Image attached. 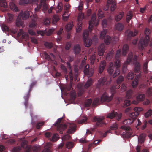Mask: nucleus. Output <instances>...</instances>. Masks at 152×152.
<instances>
[{"label": "nucleus", "mask_w": 152, "mask_h": 152, "mask_svg": "<svg viewBox=\"0 0 152 152\" xmlns=\"http://www.w3.org/2000/svg\"><path fill=\"white\" fill-rule=\"evenodd\" d=\"M130 118L124 120L123 123L124 125L121 126V128L122 129L126 130L128 131H130L131 128L128 126V125H130L132 124L134 121L136 119L134 118V117H131L129 116Z\"/></svg>", "instance_id": "nucleus-4"}, {"label": "nucleus", "mask_w": 152, "mask_h": 152, "mask_svg": "<svg viewBox=\"0 0 152 152\" xmlns=\"http://www.w3.org/2000/svg\"><path fill=\"white\" fill-rule=\"evenodd\" d=\"M133 111L131 107H128L126 108L125 110V113L126 114H129V115Z\"/></svg>", "instance_id": "nucleus-60"}, {"label": "nucleus", "mask_w": 152, "mask_h": 152, "mask_svg": "<svg viewBox=\"0 0 152 152\" xmlns=\"http://www.w3.org/2000/svg\"><path fill=\"white\" fill-rule=\"evenodd\" d=\"M62 119L63 118L58 119L55 124V126H57V130L60 131V133L61 134L63 133V131L65 130L67 127L65 124H60Z\"/></svg>", "instance_id": "nucleus-6"}, {"label": "nucleus", "mask_w": 152, "mask_h": 152, "mask_svg": "<svg viewBox=\"0 0 152 152\" xmlns=\"http://www.w3.org/2000/svg\"><path fill=\"white\" fill-rule=\"evenodd\" d=\"M59 138L58 135L57 133L54 134L52 136L51 138V141H56L58 140Z\"/></svg>", "instance_id": "nucleus-49"}, {"label": "nucleus", "mask_w": 152, "mask_h": 152, "mask_svg": "<svg viewBox=\"0 0 152 152\" xmlns=\"http://www.w3.org/2000/svg\"><path fill=\"white\" fill-rule=\"evenodd\" d=\"M96 59V56L94 54L92 55L90 58V60L91 63V64H93L94 62Z\"/></svg>", "instance_id": "nucleus-59"}, {"label": "nucleus", "mask_w": 152, "mask_h": 152, "mask_svg": "<svg viewBox=\"0 0 152 152\" xmlns=\"http://www.w3.org/2000/svg\"><path fill=\"white\" fill-rule=\"evenodd\" d=\"M107 78L104 77L100 79L98 81L97 84V86L98 88L101 86H103L105 83V82L106 81Z\"/></svg>", "instance_id": "nucleus-26"}, {"label": "nucleus", "mask_w": 152, "mask_h": 152, "mask_svg": "<svg viewBox=\"0 0 152 152\" xmlns=\"http://www.w3.org/2000/svg\"><path fill=\"white\" fill-rule=\"evenodd\" d=\"M92 80L91 78L88 79L86 82V84L84 86V87L86 88H87L90 87L92 84Z\"/></svg>", "instance_id": "nucleus-39"}, {"label": "nucleus", "mask_w": 152, "mask_h": 152, "mask_svg": "<svg viewBox=\"0 0 152 152\" xmlns=\"http://www.w3.org/2000/svg\"><path fill=\"white\" fill-rule=\"evenodd\" d=\"M36 83V82H33L32 83L30 86L29 89L28 91L24 96V98L25 100L24 104L26 108L28 107V99L30 95V92L32 91L33 86Z\"/></svg>", "instance_id": "nucleus-8"}, {"label": "nucleus", "mask_w": 152, "mask_h": 152, "mask_svg": "<svg viewBox=\"0 0 152 152\" xmlns=\"http://www.w3.org/2000/svg\"><path fill=\"white\" fill-rule=\"evenodd\" d=\"M134 76V73L132 72H130L128 74L126 77L128 80H131L133 79Z\"/></svg>", "instance_id": "nucleus-42"}, {"label": "nucleus", "mask_w": 152, "mask_h": 152, "mask_svg": "<svg viewBox=\"0 0 152 152\" xmlns=\"http://www.w3.org/2000/svg\"><path fill=\"white\" fill-rule=\"evenodd\" d=\"M124 80L123 77L120 76L117 80V86H113L110 88V91L111 93L110 96H109L106 93H104L101 97V100L102 101L109 102L113 99V97L115 93L116 89H119L120 87V84Z\"/></svg>", "instance_id": "nucleus-1"}, {"label": "nucleus", "mask_w": 152, "mask_h": 152, "mask_svg": "<svg viewBox=\"0 0 152 152\" xmlns=\"http://www.w3.org/2000/svg\"><path fill=\"white\" fill-rule=\"evenodd\" d=\"M107 32L106 29H104L102 31L100 34V38L102 39H104V42L106 45H109L110 43L113 44H115L118 40V37H115L111 38L108 35L105 36Z\"/></svg>", "instance_id": "nucleus-2"}, {"label": "nucleus", "mask_w": 152, "mask_h": 152, "mask_svg": "<svg viewBox=\"0 0 152 152\" xmlns=\"http://www.w3.org/2000/svg\"><path fill=\"white\" fill-rule=\"evenodd\" d=\"M71 46V44L70 42H67L66 44L65 49L66 50H69Z\"/></svg>", "instance_id": "nucleus-61"}, {"label": "nucleus", "mask_w": 152, "mask_h": 152, "mask_svg": "<svg viewBox=\"0 0 152 152\" xmlns=\"http://www.w3.org/2000/svg\"><path fill=\"white\" fill-rule=\"evenodd\" d=\"M133 57V53L132 52H130L128 55L126 61L123 65L122 71L123 73H125L126 72L127 65L132 61Z\"/></svg>", "instance_id": "nucleus-9"}, {"label": "nucleus", "mask_w": 152, "mask_h": 152, "mask_svg": "<svg viewBox=\"0 0 152 152\" xmlns=\"http://www.w3.org/2000/svg\"><path fill=\"white\" fill-rule=\"evenodd\" d=\"M60 19L59 16L57 15H54L53 16L52 23L53 24L55 25L56 23Z\"/></svg>", "instance_id": "nucleus-32"}, {"label": "nucleus", "mask_w": 152, "mask_h": 152, "mask_svg": "<svg viewBox=\"0 0 152 152\" xmlns=\"http://www.w3.org/2000/svg\"><path fill=\"white\" fill-rule=\"evenodd\" d=\"M114 55V53L112 51L109 52L107 53L106 57V59L107 61H110L113 58Z\"/></svg>", "instance_id": "nucleus-34"}, {"label": "nucleus", "mask_w": 152, "mask_h": 152, "mask_svg": "<svg viewBox=\"0 0 152 152\" xmlns=\"http://www.w3.org/2000/svg\"><path fill=\"white\" fill-rule=\"evenodd\" d=\"M29 2V0H20L19 3L20 5L27 4Z\"/></svg>", "instance_id": "nucleus-57"}, {"label": "nucleus", "mask_w": 152, "mask_h": 152, "mask_svg": "<svg viewBox=\"0 0 152 152\" xmlns=\"http://www.w3.org/2000/svg\"><path fill=\"white\" fill-rule=\"evenodd\" d=\"M118 128L117 124L115 123L113 124L112 126L110 127V129L112 130H116Z\"/></svg>", "instance_id": "nucleus-64"}, {"label": "nucleus", "mask_w": 152, "mask_h": 152, "mask_svg": "<svg viewBox=\"0 0 152 152\" xmlns=\"http://www.w3.org/2000/svg\"><path fill=\"white\" fill-rule=\"evenodd\" d=\"M8 19L7 20L9 23H11L13 20V15L10 13H8Z\"/></svg>", "instance_id": "nucleus-48"}, {"label": "nucleus", "mask_w": 152, "mask_h": 152, "mask_svg": "<svg viewBox=\"0 0 152 152\" xmlns=\"http://www.w3.org/2000/svg\"><path fill=\"white\" fill-rule=\"evenodd\" d=\"M89 31L88 29L84 30L83 38V40L84 45L87 47H89L92 44V40L88 39Z\"/></svg>", "instance_id": "nucleus-5"}, {"label": "nucleus", "mask_w": 152, "mask_h": 152, "mask_svg": "<svg viewBox=\"0 0 152 152\" xmlns=\"http://www.w3.org/2000/svg\"><path fill=\"white\" fill-rule=\"evenodd\" d=\"M107 3L109 4H111L110 10L111 11H113L115 9L116 4L114 0H109L107 1Z\"/></svg>", "instance_id": "nucleus-28"}, {"label": "nucleus", "mask_w": 152, "mask_h": 152, "mask_svg": "<svg viewBox=\"0 0 152 152\" xmlns=\"http://www.w3.org/2000/svg\"><path fill=\"white\" fill-rule=\"evenodd\" d=\"M76 127V126L75 124H70L67 131V133L69 134L72 133L75 131Z\"/></svg>", "instance_id": "nucleus-25"}, {"label": "nucleus", "mask_w": 152, "mask_h": 152, "mask_svg": "<svg viewBox=\"0 0 152 152\" xmlns=\"http://www.w3.org/2000/svg\"><path fill=\"white\" fill-rule=\"evenodd\" d=\"M106 66V62L104 60L101 61L98 67V72L99 73L101 74L102 73Z\"/></svg>", "instance_id": "nucleus-21"}, {"label": "nucleus", "mask_w": 152, "mask_h": 152, "mask_svg": "<svg viewBox=\"0 0 152 152\" xmlns=\"http://www.w3.org/2000/svg\"><path fill=\"white\" fill-rule=\"evenodd\" d=\"M138 34V31L137 30H135L134 32L130 31L127 35V37L129 38L131 37H134Z\"/></svg>", "instance_id": "nucleus-38"}, {"label": "nucleus", "mask_w": 152, "mask_h": 152, "mask_svg": "<svg viewBox=\"0 0 152 152\" xmlns=\"http://www.w3.org/2000/svg\"><path fill=\"white\" fill-rule=\"evenodd\" d=\"M139 109H140L139 107H136L134 108L133 110L134 112H132L129 114V116L131 117L134 116V118H136L137 116L139 114Z\"/></svg>", "instance_id": "nucleus-22"}, {"label": "nucleus", "mask_w": 152, "mask_h": 152, "mask_svg": "<svg viewBox=\"0 0 152 152\" xmlns=\"http://www.w3.org/2000/svg\"><path fill=\"white\" fill-rule=\"evenodd\" d=\"M26 148L28 149V150L26 152H30L32 149L34 152H38L40 151L41 149L40 146L38 145H35L32 148L30 145H27Z\"/></svg>", "instance_id": "nucleus-17"}, {"label": "nucleus", "mask_w": 152, "mask_h": 152, "mask_svg": "<svg viewBox=\"0 0 152 152\" xmlns=\"http://www.w3.org/2000/svg\"><path fill=\"white\" fill-rule=\"evenodd\" d=\"M94 72L93 70L89 69V66L87 64L85 67L84 70V73L85 75H86L88 77L92 76Z\"/></svg>", "instance_id": "nucleus-15"}, {"label": "nucleus", "mask_w": 152, "mask_h": 152, "mask_svg": "<svg viewBox=\"0 0 152 152\" xmlns=\"http://www.w3.org/2000/svg\"><path fill=\"white\" fill-rule=\"evenodd\" d=\"M113 69V63H110L107 69L108 72L110 74H112L114 71Z\"/></svg>", "instance_id": "nucleus-37"}, {"label": "nucleus", "mask_w": 152, "mask_h": 152, "mask_svg": "<svg viewBox=\"0 0 152 152\" xmlns=\"http://www.w3.org/2000/svg\"><path fill=\"white\" fill-rule=\"evenodd\" d=\"M78 71L79 69L78 68V66H74L75 74H74V75L73 76L72 72V70H71L70 72H69V76L70 78L71 82L72 81L73 79H74L75 81L77 80Z\"/></svg>", "instance_id": "nucleus-10"}, {"label": "nucleus", "mask_w": 152, "mask_h": 152, "mask_svg": "<svg viewBox=\"0 0 152 152\" xmlns=\"http://www.w3.org/2000/svg\"><path fill=\"white\" fill-rule=\"evenodd\" d=\"M73 26V24L72 22L69 23L66 25L65 28L67 31H69L72 29Z\"/></svg>", "instance_id": "nucleus-40"}, {"label": "nucleus", "mask_w": 152, "mask_h": 152, "mask_svg": "<svg viewBox=\"0 0 152 152\" xmlns=\"http://www.w3.org/2000/svg\"><path fill=\"white\" fill-rule=\"evenodd\" d=\"M71 97L73 99L76 98V93L75 91H71L70 93Z\"/></svg>", "instance_id": "nucleus-63"}, {"label": "nucleus", "mask_w": 152, "mask_h": 152, "mask_svg": "<svg viewBox=\"0 0 152 152\" xmlns=\"http://www.w3.org/2000/svg\"><path fill=\"white\" fill-rule=\"evenodd\" d=\"M133 94V91L131 90L128 91L126 93V97L127 98L129 99L132 97V95Z\"/></svg>", "instance_id": "nucleus-45"}, {"label": "nucleus", "mask_w": 152, "mask_h": 152, "mask_svg": "<svg viewBox=\"0 0 152 152\" xmlns=\"http://www.w3.org/2000/svg\"><path fill=\"white\" fill-rule=\"evenodd\" d=\"M99 100L100 99L99 98H95L92 103V106L93 107H96L98 104Z\"/></svg>", "instance_id": "nucleus-41"}, {"label": "nucleus", "mask_w": 152, "mask_h": 152, "mask_svg": "<svg viewBox=\"0 0 152 152\" xmlns=\"http://www.w3.org/2000/svg\"><path fill=\"white\" fill-rule=\"evenodd\" d=\"M133 17V14L132 12L129 11L127 12V15L126 17V22L129 23L132 18Z\"/></svg>", "instance_id": "nucleus-33"}, {"label": "nucleus", "mask_w": 152, "mask_h": 152, "mask_svg": "<svg viewBox=\"0 0 152 152\" xmlns=\"http://www.w3.org/2000/svg\"><path fill=\"white\" fill-rule=\"evenodd\" d=\"M2 28L3 31H9L10 30L9 27L4 24H3L2 25Z\"/></svg>", "instance_id": "nucleus-54"}, {"label": "nucleus", "mask_w": 152, "mask_h": 152, "mask_svg": "<svg viewBox=\"0 0 152 152\" xmlns=\"http://www.w3.org/2000/svg\"><path fill=\"white\" fill-rule=\"evenodd\" d=\"M104 118L101 116L94 117L93 119V121L96 122V126H101L105 125L103 121Z\"/></svg>", "instance_id": "nucleus-11"}, {"label": "nucleus", "mask_w": 152, "mask_h": 152, "mask_svg": "<svg viewBox=\"0 0 152 152\" xmlns=\"http://www.w3.org/2000/svg\"><path fill=\"white\" fill-rule=\"evenodd\" d=\"M152 116V110H149L145 114V117L147 118Z\"/></svg>", "instance_id": "nucleus-50"}, {"label": "nucleus", "mask_w": 152, "mask_h": 152, "mask_svg": "<svg viewBox=\"0 0 152 152\" xmlns=\"http://www.w3.org/2000/svg\"><path fill=\"white\" fill-rule=\"evenodd\" d=\"M124 13L123 12H120L115 16V20L117 21H120L124 16Z\"/></svg>", "instance_id": "nucleus-27"}, {"label": "nucleus", "mask_w": 152, "mask_h": 152, "mask_svg": "<svg viewBox=\"0 0 152 152\" xmlns=\"http://www.w3.org/2000/svg\"><path fill=\"white\" fill-rule=\"evenodd\" d=\"M79 22V23L78 24V26L76 28V31L77 32H79L80 31L81 29V26L82 25H83L82 23H80Z\"/></svg>", "instance_id": "nucleus-62"}, {"label": "nucleus", "mask_w": 152, "mask_h": 152, "mask_svg": "<svg viewBox=\"0 0 152 152\" xmlns=\"http://www.w3.org/2000/svg\"><path fill=\"white\" fill-rule=\"evenodd\" d=\"M53 31L52 30L50 29L47 32L46 30H45L37 31V32L38 34H41L42 36H43L45 34L47 36H50L52 34Z\"/></svg>", "instance_id": "nucleus-20"}, {"label": "nucleus", "mask_w": 152, "mask_h": 152, "mask_svg": "<svg viewBox=\"0 0 152 152\" xmlns=\"http://www.w3.org/2000/svg\"><path fill=\"white\" fill-rule=\"evenodd\" d=\"M21 18L20 17H19L18 16L16 20V24L17 26L19 27L22 25L23 22Z\"/></svg>", "instance_id": "nucleus-36"}, {"label": "nucleus", "mask_w": 152, "mask_h": 152, "mask_svg": "<svg viewBox=\"0 0 152 152\" xmlns=\"http://www.w3.org/2000/svg\"><path fill=\"white\" fill-rule=\"evenodd\" d=\"M148 62L147 61H146L143 64V72L145 73H147L148 72Z\"/></svg>", "instance_id": "nucleus-46"}, {"label": "nucleus", "mask_w": 152, "mask_h": 152, "mask_svg": "<svg viewBox=\"0 0 152 152\" xmlns=\"http://www.w3.org/2000/svg\"><path fill=\"white\" fill-rule=\"evenodd\" d=\"M10 5L11 10L16 12L19 11L18 7L13 2L10 3Z\"/></svg>", "instance_id": "nucleus-35"}, {"label": "nucleus", "mask_w": 152, "mask_h": 152, "mask_svg": "<svg viewBox=\"0 0 152 152\" xmlns=\"http://www.w3.org/2000/svg\"><path fill=\"white\" fill-rule=\"evenodd\" d=\"M44 45L47 48H51L53 47V44L52 43L45 42L44 43Z\"/></svg>", "instance_id": "nucleus-53"}, {"label": "nucleus", "mask_w": 152, "mask_h": 152, "mask_svg": "<svg viewBox=\"0 0 152 152\" xmlns=\"http://www.w3.org/2000/svg\"><path fill=\"white\" fill-rule=\"evenodd\" d=\"M30 15V12L28 11L24 12L21 11L19 14L18 17L23 20H26L29 18Z\"/></svg>", "instance_id": "nucleus-18"}, {"label": "nucleus", "mask_w": 152, "mask_h": 152, "mask_svg": "<svg viewBox=\"0 0 152 152\" xmlns=\"http://www.w3.org/2000/svg\"><path fill=\"white\" fill-rule=\"evenodd\" d=\"M98 15L99 18H102L104 17L103 12L101 9H99L98 11Z\"/></svg>", "instance_id": "nucleus-56"}, {"label": "nucleus", "mask_w": 152, "mask_h": 152, "mask_svg": "<svg viewBox=\"0 0 152 152\" xmlns=\"http://www.w3.org/2000/svg\"><path fill=\"white\" fill-rule=\"evenodd\" d=\"M66 146L67 148L70 149L73 147V143L72 142H68L66 143Z\"/></svg>", "instance_id": "nucleus-51"}, {"label": "nucleus", "mask_w": 152, "mask_h": 152, "mask_svg": "<svg viewBox=\"0 0 152 152\" xmlns=\"http://www.w3.org/2000/svg\"><path fill=\"white\" fill-rule=\"evenodd\" d=\"M120 63L119 60L116 59L114 62V67L116 68V70L113 75V78H115L119 74L120 71L118 68L120 67Z\"/></svg>", "instance_id": "nucleus-14"}, {"label": "nucleus", "mask_w": 152, "mask_h": 152, "mask_svg": "<svg viewBox=\"0 0 152 152\" xmlns=\"http://www.w3.org/2000/svg\"><path fill=\"white\" fill-rule=\"evenodd\" d=\"M122 116L121 113H118L116 112L113 111L107 114V118L113 119L114 117H116L117 120L119 121L121 118Z\"/></svg>", "instance_id": "nucleus-12"}, {"label": "nucleus", "mask_w": 152, "mask_h": 152, "mask_svg": "<svg viewBox=\"0 0 152 152\" xmlns=\"http://www.w3.org/2000/svg\"><path fill=\"white\" fill-rule=\"evenodd\" d=\"M137 56H134V58H132V60L134 61H135L134 65V71L136 73L138 72L140 69V63L137 61Z\"/></svg>", "instance_id": "nucleus-19"}, {"label": "nucleus", "mask_w": 152, "mask_h": 152, "mask_svg": "<svg viewBox=\"0 0 152 152\" xmlns=\"http://www.w3.org/2000/svg\"><path fill=\"white\" fill-rule=\"evenodd\" d=\"M50 22V18H45L43 21V24L46 25H48L49 24Z\"/></svg>", "instance_id": "nucleus-52"}, {"label": "nucleus", "mask_w": 152, "mask_h": 152, "mask_svg": "<svg viewBox=\"0 0 152 152\" xmlns=\"http://www.w3.org/2000/svg\"><path fill=\"white\" fill-rule=\"evenodd\" d=\"M96 14L95 13H93L92 15L91 20L89 21L88 28L90 32L91 31L94 25L96 23L95 25H96L98 24L96 20Z\"/></svg>", "instance_id": "nucleus-13"}, {"label": "nucleus", "mask_w": 152, "mask_h": 152, "mask_svg": "<svg viewBox=\"0 0 152 152\" xmlns=\"http://www.w3.org/2000/svg\"><path fill=\"white\" fill-rule=\"evenodd\" d=\"M145 98V95L144 94H139L136 96L137 101L134 100L132 103L134 104H137L140 101H143Z\"/></svg>", "instance_id": "nucleus-16"}, {"label": "nucleus", "mask_w": 152, "mask_h": 152, "mask_svg": "<svg viewBox=\"0 0 152 152\" xmlns=\"http://www.w3.org/2000/svg\"><path fill=\"white\" fill-rule=\"evenodd\" d=\"M71 138V136L68 134H67L62 137V140H69Z\"/></svg>", "instance_id": "nucleus-58"}, {"label": "nucleus", "mask_w": 152, "mask_h": 152, "mask_svg": "<svg viewBox=\"0 0 152 152\" xmlns=\"http://www.w3.org/2000/svg\"><path fill=\"white\" fill-rule=\"evenodd\" d=\"M44 121L40 122L38 123L36 125V128L37 129H39L44 125Z\"/></svg>", "instance_id": "nucleus-55"}, {"label": "nucleus", "mask_w": 152, "mask_h": 152, "mask_svg": "<svg viewBox=\"0 0 152 152\" xmlns=\"http://www.w3.org/2000/svg\"><path fill=\"white\" fill-rule=\"evenodd\" d=\"M0 6L4 8H7V5L5 0H0Z\"/></svg>", "instance_id": "nucleus-44"}, {"label": "nucleus", "mask_w": 152, "mask_h": 152, "mask_svg": "<svg viewBox=\"0 0 152 152\" xmlns=\"http://www.w3.org/2000/svg\"><path fill=\"white\" fill-rule=\"evenodd\" d=\"M129 50V47L127 44H125L123 46L122 49V54L124 55L126 54Z\"/></svg>", "instance_id": "nucleus-30"}, {"label": "nucleus", "mask_w": 152, "mask_h": 152, "mask_svg": "<svg viewBox=\"0 0 152 152\" xmlns=\"http://www.w3.org/2000/svg\"><path fill=\"white\" fill-rule=\"evenodd\" d=\"M92 100L91 99H87L85 102V105L86 107H89L92 105Z\"/></svg>", "instance_id": "nucleus-43"}, {"label": "nucleus", "mask_w": 152, "mask_h": 152, "mask_svg": "<svg viewBox=\"0 0 152 152\" xmlns=\"http://www.w3.org/2000/svg\"><path fill=\"white\" fill-rule=\"evenodd\" d=\"M145 136L144 134H141L138 138V141L140 143H142L144 141Z\"/></svg>", "instance_id": "nucleus-47"}, {"label": "nucleus", "mask_w": 152, "mask_h": 152, "mask_svg": "<svg viewBox=\"0 0 152 152\" xmlns=\"http://www.w3.org/2000/svg\"><path fill=\"white\" fill-rule=\"evenodd\" d=\"M52 145L50 142L47 143L45 146L44 150L42 152H51Z\"/></svg>", "instance_id": "nucleus-23"}, {"label": "nucleus", "mask_w": 152, "mask_h": 152, "mask_svg": "<svg viewBox=\"0 0 152 152\" xmlns=\"http://www.w3.org/2000/svg\"><path fill=\"white\" fill-rule=\"evenodd\" d=\"M74 51L75 54L79 53L81 51V48L79 44H77L75 45Z\"/></svg>", "instance_id": "nucleus-29"}, {"label": "nucleus", "mask_w": 152, "mask_h": 152, "mask_svg": "<svg viewBox=\"0 0 152 152\" xmlns=\"http://www.w3.org/2000/svg\"><path fill=\"white\" fill-rule=\"evenodd\" d=\"M46 0H41L39 4H37V7L35 8V11L36 12H38L40 9L42 8V11L45 12L48 9V7L46 4Z\"/></svg>", "instance_id": "nucleus-7"}, {"label": "nucleus", "mask_w": 152, "mask_h": 152, "mask_svg": "<svg viewBox=\"0 0 152 152\" xmlns=\"http://www.w3.org/2000/svg\"><path fill=\"white\" fill-rule=\"evenodd\" d=\"M105 49V45L104 43L102 44L99 48L98 54L99 56L103 55Z\"/></svg>", "instance_id": "nucleus-24"}, {"label": "nucleus", "mask_w": 152, "mask_h": 152, "mask_svg": "<svg viewBox=\"0 0 152 152\" xmlns=\"http://www.w3.org/2000/svg\"><path fill=\"white\" fill-rule=\"evenodd\" d=\"M124 25L121 23H117L115 25V26L116 29L119 31H122L124 29Z\"/></svg>", "instance_id": "nucleus-31"}, {"label": "nucleus", "mask_w": 152, "mask_h": 152, "mask_svg": "<svg viewBox=\"0 0 152 152\" xmlns=\"http://www.w3.org/2000/svg\"><path fill=\"white\" fill-rule=\"evenodd\" d=\"M150 32V30L147 28L145 29L144 34L146 35L144 39H142L139 42V43L140 45L142 48L146 46L148 44L150 41L149 34Z\"/></svg>", "instance_id": "nucleus-3"}]
</instances>
